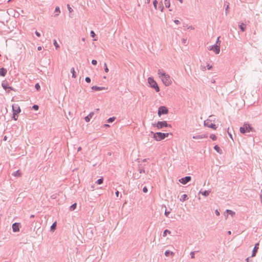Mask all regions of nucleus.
Instances as JSON below:
<instances>
[{
	"label": "nucleus",
	"mask_w": 262,
	"mask_h": 262,
	"mask_svg": "<svg viewBox=\"0 0 262 262\" xmlns=\"http://www.w3.org/2000/svg\"><path fill=\"white\" fill-rule=\"evenodd\" d=\"M158 74L165 86H168L171 84V81L170 76L163 70H159Z\"/></svg>",
	"instance_id": "nucleus-1"
},
{
	"label": "nucleus",
	"mask_w": 262,
	"mask_h": 262,
	"mask_svg": "<svg viewBox=\"0 0 262 262\" xmlns=\"http://www.w3.org/2000/svg\"><path fill=\"white\" fill-rule=\"evenodd\" d=\"M150 133L154 135L153 138L156 141H161L165 138L168 137L169 134L171 135L169 133H163L161 132L154 133L153 132H151Z\"/></svg>",
	"instance_id": "nucleus-2"
},
{
	"label": "nucleus",
	"mask_w": 262,
	"mask_h": 262,
	"mask_svg": "<svg viewBox=\"0 0 262 262\" xmlns=\"http://www.w3.org/2000/svg\"><path fill=\"white\" fill-rule=\"evenodd\" d=\"M239 130L242 134H245L246 133L254 132V129L249 124L245 123L243 126L240 127Z\"/></svg>",
	"instance_id": "nucleus-3"
},
{
	"label": "nucleus",
	"mask_w": 262,
	"mask_h": 262,
	"mask_svg": "<svg viewBox=\"0 0 262 262\" xmlns=\"http://www.w3.org/2000/svg\"><path fill=\"white\" fill-rule=\"evenodd\" d=\"M148 82L150 86L154 89L156 92H159L160 91V88L157 83L152 77H150L148 78Z\"/></svg>",
	"instance_id": "nucleus-4"
},
{
	"label": "nucleus",
	"mask_w": 262,
	"mask_h": 262,
	"mask_svg": "<svg viewBox=\"0 0 262 262\" xmlns=\"http://www.w3.org/2000/svg\"><path fill=\"white\" fill-rule=\"evenodd\" d=\"M154 127H156L158 129H161L163 127H171V125L167 123V121H158L157 123L153 124Z\"/></svg>",
	"instance_id": "nucleus-5"
},
{
	"label": "nucleus",
	"mask_w": 262,
	"mask_h": 262,
	"mask_svg": "<svg viewBox=\"0 0 262 262\" xmlns=\"http://www.w3.org/2000/svg\"><path fill=\"white\" fill-rule=\"evenodd\" d=\"M208 49L210 51H213L215 54H218L220 52V44H214L208 47Z\"/></svg>",
	"instance_id": "nucleus-6"
},
{
	"label": "nucleus",
	"mask_w": 262,
	"mask_h": 262,
	"mask_svg": "<svg viewBox=\"0 0 262 262\" xmlns=\"http://www.w3.org/2000/svg\"><path fill=\"white\" fill-rule=\"evenodd\" d=\"M168 112L167 108L164 106H161L158 108V115L161 116L162 115L167 114Z\"/></svg>",
	"instance_id": "nucleus-7"
},
{
	"label": "nucleus",
	"mask_w": 262,
	"mask_h": 262,
	"mask_svg": "<svg viewBox=\"0 0 262 262\" xmlns=\"http://www.w3.org/2000/svg\"><path fill=\"white\" fill-rule=\"evenodd\" d=\"M204 125L205 126H207L209 128H212V129H216V125L214 124H213L212 122H211V121L210 120H205L204 121Z\"/></svg>",
	"instance_id": "nucleus-8"
},
{
	"label": "nucleus",
	"mask_w": 262,
	"mask_h": 262,
	"mask_svg": "<svg viewBox=\"0 0 262 262\" xmlns=\"http://www.w3.org/2000/svg\"><path fill=\"white\" fill-rule=\"evenodd\" d=\"M191 177L190 176H186L179 180V182L182 184H186L191 181Z\"/></svg>",
	"instance_id": "nucleus-9"
},
{
	"label": "nucleus",
	"mask_w": 262,
	"mask_h": 262,
	"mask_svg": "<svg viewBox=\"0 0 262 262\" xmlns=\"http://www.w3.org/2000/svg\"><path fill=\"white\" fill-rule=\"evenodd\" d=\"M12 111L13 114L17 115L20 112V108L18 104L12 105Z\"/></svg>",
	"instance_id": "nucleus-10"
},
{
	"label": "nucleus",
	"mask_w": 262,
	"mask_h": 262,
	"mask_svg": "<svg viewBox=\"0 0 262 262\" xmlns=\"http://www.w3.org/2000/svg\"><path fill=\"white\" fill-rule=\"evenodd\" d=\"M20 224L18 223H15L13 224L12 228L13 231L14 232H18L19 231Z\"/></svg>",
	"instance_id": "nucleus-11"
},
{
	"label": "nucleus",
	"mask_w": 262,
	"mask_h": 262,
	"mask_svg": "<svg viewBox=\"0 0 262 262\" xmlns=\"http://www.w3.org/2000/svg\"><path fill=\"white\" fill-rule=\"evenodd\" d=\"M258 246H259V243H257L255 245V246L252 251V255H251L252 257H254L256 255V253L257 252V251L258 249Z\"/></svg>",
	"instance_id": "nucleus-12"
},
{
	"label": "nucleus",
	"mask_w": 262,
	"mask_h": 262,
	"mask_svg": "<svg viewBox=\"0 0 262 262\" xmlns=\"http://www.w3.org/2000/svg\"><path fill=\"white\" fill-rule=\"evenodd\" d=\"M94 115V112H91L87 116L84 118V120L86 122H90Z\"/></svg>",
	"instance_id": "nucleus-13"
},
{
	"label": "nucleus",
	"mask_w": 262,
	"mask_h": 262,
	"mask_svg": "<svg viewBox=\"0 0 262 262\" xmlns=\"http://www.w3.org/2000/svg\"><path fill=\"white\" fill-rule=\"evenodd\" d=\"M91 89L93 90L96 91H101V90H104L106 89L105 87H100V86H98L96 85L92 86Z\"/></svg>",
	"instance_id": "nucleus-14"
},
{
	"label": "nucleus",
	"mask_w": 262,
	"mask_h": 262,
	"mask_svg": "<svg viewBox=\"0 0 262 262\" xmlns=\"http://www.w3.org/2000/svg\"><path fill=\"white\" fill-rule=\"evenodd\" d=\"M7 69L4 68H2L0 69V76L4 77L6 76L7 74Z\"/></svg>",
	"instance_id": "nucleus-15"
},
{
	"label": "nucleus",
	"mask_w": 262,
	"mask_h": 262,
	"mask_svg": "<svg viewBox=\"0 0 262 262\" xmlns=\"http://www.w3.org/2000/svg\"><path fill=\"white\" fill-rule=\"evenodd\" d=\"M211 192V190H205V191H202V190L200 191L199 192V194H202L203 195L205 196H207L209 195L210 193Z\"/></svg>",
	"instance_id": "nucleus-16"
},
{
	"label": "nucleus",
	"mask_w": 262,
	"mask_h": 262,
	"mask_svg": "<svg viewBox=\"0 0 262 262\" xmlns=\"http://www.w3.org/2000/svg\"><path fill=\"white\" fill-rule=\"evenodd\" d=\"M2 86L3 88L6 91L7 90V88L9 87V84L8 81L4 80L2 83Z\"/></svg>",
	"instance_id": "nucleus-17"
},
{
	"label": "nucleus",
	"mask_w": 262,
	"mask_h": 262,
	"mask_svg": "<svg viewBox=\"0 0 262 262\" xmlns=\"http://www.w3.org/2000/svg\"><path fill=\"white\" fill-rule=\"evenodd\" d=\"M188 199V197L187 195L186 194H183L182 195H181V196L180 199V201L181 202H184L185 201H186Z\"/></svg>",
	"instance_id": "nucleus-18"
},
{
	"label": "nucleus",
	"mask_w": 262,
	"mask_h": 262,
	"mask_svg": "<svg viewBox=\"0 0 262 262\" xmlns=\"http://www.w3.org/2000/svg\"><path fill=\"white\" fill-rule=\"evenodd\" d=\"M207 136H205V135H196V136H194L193 137V139H203L204 138H207Z\"/></svg>",
	"instance_id": "nucleus-19"
},
{
	"label": "nucleus",
	"mask_w": 262,
	"mask_h": 262,
	"mask_svg": "<svg viewBox=\"0 0 262 262\" xmlns=\"http://www.w3.org/2000/svg\"><path fill=\"white\" fill-rule=\"evenodd\" d=\"M239 27L241 29V30L242 31V32H244L246 30V26L245 24H244V23H242L239 26Z\"/></svg>",
	"instance_id": "nucleus-20"
},
{
	"label": "nucleus",
	"mask_w": 262,
	"mask_h": 262,
	"mask_svg": "<svg viewBox=\"0 0 262 262\" xmlns=\"http://www.w3.org/2000/svg\"><path fill=\"white\" fill-rule=\"evenodd\" d=\"M214 149L218 153L221 154L222 152V149L220 148V147L217 145H216L214 146Z\"/></svg>",
	"instance_id": "nucleus-21"
},
{
	"label": "nucleus",
	"mask_w": 262,
	"mask_h": 262,
	"mask_svg": "<svg viewBox=\"0 0 262 262\" xmlns=\"http://www.w3.org/2000/svg\"><path fill=\"white\" fill-rule=\"evenodd\" d=\"M12 175L15 177H20L21 176V172L20 170H18L12 173Z\"/></svg>",
	"instance_id": "nucleus-22"
},
{
	"label": "nucleus",
	"mask_w": 262,
	"mask_h": 262,
	"mask_svg": "<svg viewBox=\"0 0 262 262\" xmlns=\"http://www.w3.org/2000/svg\"><path fill=\"white\" fill-rule=\"evenodd\" d=\"M225 4H227V5L226 6V8H225V14H226V15H227V14L228 13V9L229 7V3L226 2ZM225 5H226V4H225Z\"/></svg>",
	"instance_id": "nucleus-23"
},
{
	"label": "nucleus",
	"mask_w": 262,
	"mask_h": 262,
	"mask_svg": "<svg viewBox=\"0 0 262 262\" xmlns=\"http://www.w3.org/2000/svg\"><path fill=\"white\" fill-rule=\"evenodd\" d=\"M164 254H165V256H169L170 255H171L172 256L174 255L173 252H172L169 250H166Z\"/></svg>",
	"instance_id": "nucleus-24"
},
{
	"label": "nucleus",
	"mask_w": 262,
	"mask_h": 262,
	"mask_svg": "<svg viewBox=\"0 0 262 262\" xmlns=\"http://www.w3.org/2000/svg\"><path fill=\"white\" fill-rule=\"evenodd\" d=\"M55 12H56L57 13L55 14L54 16H57L59 15V14L60 13V8L59 7H56L55 9Z\"/></svg>",
	"instance_id": "nucleus-25"
},
{
	"label": "nucleus",
	"mask_w": 262,
	"mask_h": 262,
	"mask_svg": "<svg viewBox=\"0 0 262 262\" xmlns=\"http://www.w3.org/2000/svg\"><path fill=\"white\" fill-rule=\"evenodd\" d=\"M76 207H77V204H76V203H74L73 204H72V205L70 207V211H73V210H74L76 208Z\"/></svg>",
	"instance_id": "nucleus-26"
},
{
	"label": "nucleus",
	"mask_w": 262,
	"mask_h": 262,
	"mask_svg": "<svg viewBox=\"0 0 262 262\" xmlns=\"http://www.w3.org/2000/svg\"><path fill=\"white\" fill-rule=\"evenodd\" d=\"M71 73L72 74V77L73 78H76V72L75 71V69L74 68H72L71 69Z\"/></svg>",
	"instance_id": "nucleus-27"
},
{
	"label": "nucleus",
	"mask_w": 262,
	"mask_h": 262,
	"mask_svg": "<svg viewBox=\"0 0 262 262\" xmlns=\"http://www.w3.org/2000/svg\"><path fill=\"white\" fill-rule=\"evenodd\" d=\"M56 226H57L56 222H54V223H53L50 227L51 230L54 231L56 228Z\"/></svg>",
	"instance_id": "nucleus-28"
},
{
	"label": "nucleus",
	"mask_w": 262,
	"mask_h": 262,
	"mask_svg": "<svg viewBox=\"0 0 262 262\" xmlns=\"http://www.w3.org/2000/svg\"><path fill=\"white\" fill-rule=\"evenodd\" d=\"M164 3L166 8H169L170 6V0H165Z\"/></svg>",
	"instance_id": "nucleus-29"
},
{
	"label": "nucleus",
	"mask_w": 262,
	"mask_h": 262,
	"mask_svg": "<svg viewBox=\"0 0 262 262\" xmlns=\"http://www.w3.org/2000/svg\"><path fill=\"white\" fill-rule=\"evenodd\" d=\"M115 119H116V117H111L107 120V122L112 123V122H114L115 120Z\"/></svg>",
	"instance_id": "nucleus-30"
},
{
	"label": "nucleus",
	"mask_w": 262,
	"mask_h": 262,
	"mask_svg": "<svg viewBox=\"0 0 262 262\" xmlns=\"http://www.w3.org/2000/svg\"><path fill=\"white\" fill-rule=\"evenodd\" d=\"M103 182V178H100L98 180H97V181L96 182V183H97V184L100 185V184H102Z\"/></svg>",
	"instance_id": "nucleus-31"
},
{
	"label": "nucleus",
	"mask_w": 262,
	"mask_h": 262,
	"mask_svg": "<svg viewBox=\"0 0 262 262\" xmlns=\"http://www.w3.org/2000/svg\"><path fill=\"white\" fill-rule=\"evenodd\" d=\"M170 234V231L169 230H168V229H166L163 232V237H165L166 236L167 234Z\"/></svg>",
	"instance_id": "nucleus-32"
},
{
	"label": "nucleus",
	"mask_w": 262,
	"mask_h": 262,
	"mask_svg": "<svg viewBox=\"0 0 262 262\" xmlns=\"http://www.w3.org/2000/svg\"><path fill=\"white\" fill-rule=\"evenodd\" d=\"M53 44L56 48V49H58L59 48V46L58 45L57 41L55 39L53 41Z\"/></svg>",
	"instance_id": "nucleus-33"
},
{
	"label": "nucleus",
	"mask_w": 262,
	"mask_h": 262,
	"mask_svg": "<svg viewBox=\"0 0 262 262\" xmlns=\"http://www.w3.org/2000/svg\"><path fill=\"white\" fill-rule=\"evenodd\" d=\"M226 212L230 215L233 216V215L235 214V212H233V211L231 210H229V209H227L226 210Z\"/></svg>",
	"instance_id": "nucleus-34"
},
{
	"label": "nucleus",
	"mask_w": 262,
	"mask_h": 262,
	"mask_svg": "<svg viewBox=\"0 0 262 262\" xmlns=\"http://www.w3.org/2000/svg\"><path fill=\"white\" fill-rule=\"evenodd\" d=\"M153 5H154V7L155 9L156 10H157V9L158 1L157 0H154L153 1Z\"/></svg>",
	"instance_id": "nucleus-35"
},
{
	"label": "nucleus",
	"mask_w": 262,
	"mask_h": 262,
	"mask_svg": "<svg viewBox=\"0 0 262 262\" xmlns=\"http://www.w3.org/2000/svg\"><path fill=\"white\" fill-rule=\"evenodd\" d=\"M210 138L213 141H215L217 139V137L216 136L214 135V134H211L210 136Z\"/></svg>",
	"instance_id": "nucleus-36"
},
{
	"label": "nucleus",
	"mask_w": 262,
	"mask_h": 262,
	"mask_svg": "<svg viewBox=\"0 0 262 262\" xmlns=\"http://www.w3.org/2000/svg\"><path fill=\"white\" fill-rule=\"evenodd\" d=\"M198 251H192L190 252V256H191V258H194V255H195V253L196 252H198Z\"/></svg>",
	"instance_id": "nucleus-37"
},
{
	"label": "nucleus",
	"mask_w": 262,
	"mask_h": 262,
	"mask_svg": "<svg viewBox=\"0 0 262 262\" xmlns=\"http://www.w3.org/2000/svg\"><path fill=\"white\" fill-rule=\"evenodd\" d=\"M32 108L34 110L37 111L39 109V106L38 105L34 104V105H33Z\"/></svg>",
	"instance_id": "nucleus-38"
},
{
	"label": "nucleus",
	"mask_w": 262,
	"mask_h": 262,
	"mask_svg": "<svg viewBox=\"0 0 262 262\" xmlns=\"http://www.w3.org/2000/svg\"><path fill=\"white\" fill-rule=\"evenodd\" d=\"M10 90L15 91V90L13 87L9 86V87L7 88V92L9 93Z\"/></svg>",
	"instance_id": "nucleus-39"
},
{
	"label": "nucleus",
	"mask_w": 262,
	"mask_h": 262,
	"mask_svg": "<svg viewBox=\"0 0 262 262\" xmlns=\"http://www.w3.org/2000/svg\"><path fill=\"white\" fill-rule=\"evenodd\" d=\"M35 88L36 89V90L39 91L40 89V86L39 83H36L35 85Z\"/></svg>",
	"instance_id": "nucleus-40"
},
{
	"label": "nucleus",
	"mask_w": 262,
	"mask_h": 262,
	"mask_svg": "<svg viewBox=\"0 0 262 262\" xmlns=\"http://www.w3.org/2000/svg\"><path fill=\"white\" fill-rule=\"evenodd\" d=\"M12 118L14 120H17V119H18V115L17 114H13V117H12Z\"/></svg>",
	"instance_id": "nucleus-41"
},
{
	"label": "nucleus",
	"mask_w": 262,
	"mask_h": 262,
	"mask_svg": "<svg viewBox=\"0 0 262 262\" xmlns=\"http://www.w3.org/2000/svg\"><path fill=\"white\" fill-rule=\"evenodd\" d=\"M104 71L106 73H107L109 71V70H108V68L107 67V65H106V63H104Z\"/></svg>",
	"instance_id": "nucleus-42"
},
{
	"label": "nucleus",
	"mask_w": 262,
	"mask_h": 262,
	"mask_svg": "<svg viewBox=\"0 0 262 262\" xmlns=\"http://www.w3.org/2000/svg\"><path fill=\"white\" fill-rule=\"evenodd\" d=\"M170 211H167V210H165L164 214L166 217H168L169 214H170Z\"/></svg>",
	"instance_id": "nucleus-43"
},
{
	"label": "nucleus",
	"mask_w": 262,
	"mask_h": 262,
	"mask_svg": "<svg viewBox=\"0 0 262 262\" xmlns=\"http://www.w3.org/2000/svg\"><path fill=\"white\" fill-rule=\"evenodd\" d=\"M85 80L88 83H90L91 81V78L89 77H86L85 79Z\"/></svg>",
	"instance_id": "nucleus-44"
},
{
	"label": "nucleus",
	"mask_w": 262,
	"mask_h": 262,
	"mask_svg": "<svg viewBox=\"0 0 262 262\" xmlns=\"http://www.w3.org/2000/svg\"><path fill=\"white\" fill-rule=\"evenodd\" d=\"M67 7H68V9L70 13H71L73 11V9H72V8L70 7V6L69 4L67 5Z\"/></svg>",
	"instance_id": "nucleus-45"
},
{
	"label": "nucleus",
	"mask_w": 262,
	"mask_h": 262,
	"mask_svg": "<svg viewBox=\"0 0 262 262\" xmlns=\"http://www.w3.org/2000/svg\"><path fill=\"white\" fill-rule=\"evenodd\" d=\"M97 60H95V59H93V60H92V64H93V65H95H95H96V64H97Z\"/></svg>",
	"instance_id": "nucleus-46"
},
{
	"label": "nucleus",
	"mask_w": 262,
	"mask_h": 262,
	"mask_svg": "<svg viewBox=\"0 0 262 262\" xmlns=\"http://www.w3.org/2000/svg\"><path fill=\"white\" fill-rule=\"evenodd\" d=\"M143 191L144 192V193H146L148 191V189L147 188L146 186H144L143 188Z\"/></svg>",
	"instance_id": "nucleus-47"
},
{
	"label": "nucleus",
	"mask_w": 262,
	"mask_h": 262,
	"mask_svg": "<svg viewBox=\"0 0 262 262\" xmlns=\"http://www.w3.org/2000/svg\"><path fill=\"white\" fill-rule=\"evenodd\" d=\"M220 38V37H217L216 43L215 44H217V45L220 44V45H221V41L219 40Z\"/></svg>",
	"instance_id": "nucleus-48"
},
{
	"label": "nucleus",
	"mask_w": 262,
	"mask_h": 262,
	"mask_svg": "<svg viewBox=\"0 0 262 262\" xmlns=\"http://www.w3.org/2000/svg\"><path fill=\"white\" fill-rule=\"evenodd\" d=\"M91 37H94L95 36V33L93 31H91L90 32Z\"/></svg>",
	"instance_id": "nucleus-49"
},
{
	"label": "nucleus",
	"mask_w": 262,
	"mask_h": 262,
	"mask_svg": "<svg viewBox=\"0 0 262 262\" xmlns=\"http://www.w3.org/2000/svg\"><path fill=\"white\" fill-rule=\"evenodd\" d=\"M174 23L176 24H177V25H179V24H180V21L179 20H178V19H175V20H174Z\"/></svg>",
	"instance_id": "nucleus-50"
},
{
	"label": "nucleus",
	"mask_w": 262,
	"mask_h": 262,
	"mask_svg": "<svg viewBox=\"0 0 262 262\" xmlns=\"http://www.w3.org/2000/svg\"><path fill=\"white\" fill-rule=\"evenodd\" d=\"M35 33L37 37L40 36V33L39 32H38V31H36Z\"/></svg>",
	"instance_id": "nucleus-51"
},
{
	"label": "nucleus",
	"mask_w": 262,
	"mask_h": 262,
	"mask_svg": "<svg viewBox=\"0 0 262 262\" xmlns=\"http://www.w3.org/2000/svg\"><path fill=\"white\" fill-rule=\"evenodd\" d=\"M139 172H140V173H145V170H144V169H140L139 170Z\"/></svg>",
	"instance_id": "nucleus-52"
},
{
	"label": "nucleus",
	"mask_w": 262,
	"mask_h": 262,
	"mask_svg": "<svg viewBox=\"0 0 262 262\" xmlns=\"http://www.w3.org/2000/svg\"><path fill=\"white\" fill-rule=\"evenodd\" d=\"M215 213L216 214V215L217 216H219V215H220V212H219V211H218V210H217V209L215 210Z\"/></svg>",
	"instance_id": "nucleus-53"
},
{
	"label": "nucleus",
	"mask_w": 262,
	"mask_h": 262,
	"mask_svg": "<svg viewBox=\"0 0 262 262\" xmlns=\"http://www.w3.org/2000/svg\"><path fill=\"white\" fill-rule=\"evenodd\" d=\"M228 135L229 136V137H230V138L232 139V140H233V137H232V134H231V133H230L229 132V130H228Z\"/></svg>",
	"instance_id": "nucleus-54"
},
{
	"label": "nucleus",
	"mask_w": 262,
	"mask_h": 262,
	"mask_svg": "<svg viewBox=\"0 0 262 262\" xmlns=\"http://www.w3.org/2000/svg\"><path fill=\"white\" fill-rule=\"evenodd\" d=\"M116 195L117 197H119V191L117 190L115 192Z\"/></svg>",
	"instance_id": "nucleus-55"
},
{
	"label": "nucleus",
	"mask_w": 262,
	"mask_h": 262,
	"mask_svg": "<svg viewBox=\"0 0 262 262\" xmlns=\"http://www.w3.org/2000/svg\"><path fill=\"white\" fill-rule=\"evenodd\" d=\"M207 68L208 70H210L212 68V66H210L209 64L207 65Z\"/></svg>",
	"instance_id": "nucleus-56"
},
{
	"label": "nucleus",
	"mask_w": 262,
	"mask_h": 262,
	"mask_svg": "<svg viewBox=\"0 0 262 262\" xmlns=\"http://www.w3.org/2000/svg\"><path fill=\"white\" fill-rule=\"evenodd\" d=\"M41 49H42V47H40V46L38 47V48H37V50H38V51H40V50H41Z\"/></svg>",
	"instance_id": "nucleus-57"
},
{
	"label": "nucleus",
	"mask_w": 262,
	"mask_h": 262,
	"mask_svg": "<svg viewBox=\"0 0 262 262\" xmlns=\"http://www.w3.org/2000/svg\"><path fill=\"white\" fill-rule=\"evenodd\" d=\"M160 8L161 11H163V10L164 9L163 6H160Z\"/></svg>",
	"instance_id": "nucleus-58"
},
{
	"label": "nucleus",
	"mask_w": 262,
	"mask_h": 262,
	"mask_svg": "<svg viewBox=\"0 0 262 262\" xmlns=\"http://www.w3.org/2000/svg\"><path fill=\"white\" fill-rule=\"evenodd\" d=\"M81 149H82V148H81V147H79L78 148L77 151H80L81 150Z\"/></svg>",
	"instance_id": "nucleus-59"
},
{
	"label": "nucleus",
	"mask_w": 262,
	"mask_h": 262,
	"mask_svg": "<svg viewBox=\"0 0 262 262\" xmlns=\"http://www.w3.org/2000/svg\"><path fill=\"white\" fill-rule=\"evenodd\" d=\"M146 2L145 3H147V4H149L150 3V0H146Z\"/></svg>",
	"instance_id": "nucleus-60"
},
{
	"label": "nucleus",
	"mask_w": 262,
	"mask_h": 262,
	"mask_svg": "<svg viewBox=\"0 0 262 262\" xmlns=\"http://www.w3.org/2000/svg\"><path fill=\"white\" fill-rule=\"evenodd\" d=\"M104 126H106V127H109V126H110V125H109L108 124H105L104 125Z\"/></svg>",
	"instance_id": "nucleus-61"
},
{
	"label": "nucleus",
	"mask_w": 262,
	"mask_h": 262,
	"mask_svg": "<svg viewBox=\"0 0 262 262\" xmlns=\"http://www.w3.org/2000/svg\"><path fill=\"white\" fill-rule=\"evenodd\" d=\"M228 234L229 235H230V234H231V231H228Z\"/></svg>",
	"instance_id": "nucleus-62"
},
{
	"label": "nucleus",
	"mask_w": 262,
	"mask_h": 262,
	"mask_svg": "<svg viewBox=\"0 0 262 262\" xmlns=\"http://www.w3.org/2000/svg\"><path fill=\"white\" fill-rule=\"evenodd\" d=\"M188 29H193V28L191 26V27H188Z\"/></svg>",
	"instance_id": "nucleus-63"
},
{
	"label": "nucleus",
	"mask_w": 262,
	"mask_h": 262,
	"mask_svg": "<svg viewBox=\"0 0 262 262\" xmlns=\"http://www.w3.org/2000/svg\"><path fill=\"white\" fill-rule=\"evenodd\" d=\"M81 40H82V41H83L84 42L85 41V38H82Z\"/></svg>",
	"instance_id": "nucleus-64"
}]
</instances>
